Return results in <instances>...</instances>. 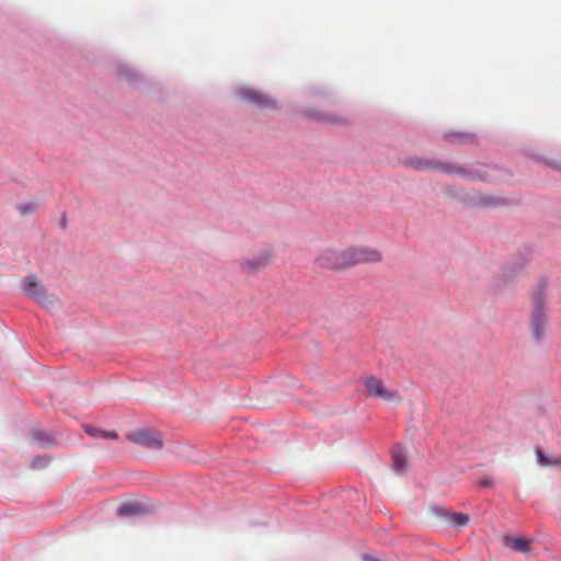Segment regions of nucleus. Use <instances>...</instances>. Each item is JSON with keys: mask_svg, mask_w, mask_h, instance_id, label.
I'll return each mask as SVG.
<instances>
[{"mask_svg": "<svg viewBox=\"0 0 561 561\" xmlns=\"http://www.w3.org/2000/svg\"><path fill=\"white\" fill-rule=\"evenodd\" d=\"M238 95L240 99L245 100L261 108H272L275 107L276 104L275 101L268 95L249 87L239 89Z\"/></svg>", "mask_w": 561, "mask_h": 561, "instance_id": "nucleus-6", "label": "nucleus"}, {"mask_svg": "<svg viewBox=\"0 0 561 561\" xmlns=\"http://www.w3.org/2000/svg\"><path fill=\"white\" fill-rule=\"evenodd\" d=\"M381 252L368 247H351L342 250L328 248L316 257V263L322 268L344 270L357 264L378 263Z\"/></svg>", "mask_w": 561, "mask_h": 561, "instance_id": "nucleus-1", "label": "nucleus"}, {"mask_svg": "<svg viewBox=\"0 0 561 561\" xmlns=\"http://www.w3.org/2000/svg\"><path fill=\"white\" fill-rule=\"evenodd\" d=\"M101 431L94 430V428H87V433L90 435L100 434Z\"/></svg>", "mask_w": 561, "mask_h": 561, "instance_id": "nucleus-17", "label": "nucleus"}, {"mask_svg": "<svg viewBox=\"0 0 561 561\" xmlns=\"http://www.w3.org/2000/svg\"><path fill=\"white\" fill-rule=\"evenodd\" d=\"M480 485L484 488H491L493 485V480L490 477H485L480 481Z\"/></svg>", "mask_w": 561, "mask_h": 561, "instance_id": "nucleus-16", "label": "nucleus"}, {"mask_svg": "<svg viewBox=\"0 0 561 561\" xmlns=\"http://www.w3.org/2000/svg\"><path fill=\"white\" fill-rule=\"evenodd\" d=\"M273 261L271 252H264L253 259L242 262L241 267L245 273L253 274L265 268Z\"/></svg>", "mask_w": 561, "mask_h": 561, "instance_id": "nucleus-8", "label": "nucleus"}, {"mask_svg": "<svg viewBox=\"0 0 561 561\" xmlns=\"http://www.w3.org/2000/svg\"><path fill=\"white\" fill-rule=\"evenodd\" d=\"M428 513L434 519L443 520L445 525L457 528L466 527L470 522L468 514L455 513L438 505H430Z\"/></svg>", "mask_w": 561, "mask_h": 561, "instance_id": "nucleus-3", "label": "nucleus"}, {"mask_svg": "<svg viewBox=\"0 0 561 561\" xmlns=\"http://www.w3.org/2000/svg\"><path fill=\"white\" fill-rule=\"evenodd\" d=\"M365 387L370 397L379 398L390 403L400 402L398 393L394 390L387 388L385 383L376 377L371 376L366 378Z\"/></svg>", "mask_w": 561, "mask_h": 561, "instance_id": "nucleus-5", "label": "nucleus"}, {"mask_svg": "<svg viewBox=\"0 0 561 561\" xmlns=\"http://www.w3.org/2000/svg\"><path fill=\"white\" fill-rule=\"evenodd\" d=\"M127 438L140 447L152 450H159L163 447L161 434L150 428L133 432L127 436Z\"/></svg>", "mask_w": 561, "mask_h": 561, "instance_id": "nucleus-4", "label": "nucleus"}, {"mask_svg": "<svg viewBox=\"0 0 561 561\" xmlns=\"http://www.w3.org/2000/svg\"><path fill=\"white\" fill-rule=\"evenodd\" d=\"M392 458H393V469L397 473H401L407 468V457L401 449H394L392 451Z\"/></svg>", "mask_w": 561, "mask_h": 561, "instance_id": "nucleus-10", "label": "nucleus"}, {"mask_svg": "<svg viewBox=\"0 0 561 561\" xmlns=\"http://www.w3.org/2000/svg\"><path fill=\"white\" fill-rule=\"evenodd\" d=\"M538 462L543 467H561V456L550 458L546 456L540 449L536 450Z\"/></svg>", "mask_w": 561, "mask_h": 561, "instance_id": "nucleus-11", "label": "nucleus"}, {"mask_svg": "<svg viewBox=\"0 0 561 561\" xmlns=\"http://www.w3.org/2000/svg\"><path fill=\"white\" fill-rule=\"evenodd\" d=\"M35 209L33 204H21L19 205V210L23 214L32 213Z\"/></svg>", "mask_w": 561, "mask_h": 561, "instance_id": "nucleus-14", "label": "nucleus"}, {"mask_svg": "<svg viewBox=\"0 0 561 561\" xmlns=\"http://www.w3.org/2000/svg\"><path fill=\"white\" fill-rule=\"evenodd\" d=\"M23 289L26 295L36 299L43 305L53 302V298L46 295L45 288L33 276L26 277L24 279Z\"/></svg>", "mask_w": 561, "mask_h": 561, "instance_id": "nucleus-7", "label": "nucleus"}, {"mask_svg": "<svg viewBox=\"0 0 561 561\" xmlns=\"http://www.w3.org/2000/svg\"><path fill=\"white\" fill-rule=\"evenodd\" d=\"M316 118L319 121H324L337 125H346L350 123V119L346 116L337 114H319L318 116H316Z\"/></svg>", "mask_w": 561, "mask_h": 561, "instance_id": "nucleus-13", "label": "nucleus"}, {"mask_svg": "<svg viewBox=\"0 0 561 561\" xmlns=\"http://www.w3.org/2000/svg\"><path fill=\"white\" fill-rule=\"evenodd\" d=\"M529 327L535 341H541L546 336L548 318L546 316V295L541 288L533 295Z\"/></svg>", "mask_w": 561, "mask_h": 561, "instance_id": "nucleus-2", "label": "nucleus"}, {"mask_svg": "<svg viewBox=\"0 0 561 561\" xmlns=\"http://www.w3.org/2000/svg\"><path fill=\"white\" fill-rule=\"evenodd\" d=\"M556 168L561 171V164L556 165Z\"/></svg>", "mask_w": 561, "mask_h": 561, "instance_id": "nucleus-18", "label": "nucleus"}, {"mask_svg": "<svg viewBox=\"0 0 561 561\" xmlns=\"http://www.w3.org/2000/svg\"><path fill=\"white\" fill-rule=\"evenodd\" d=\"M100 435L104 438H112V439H116L118 437L117 433L114 431H111V432L101 431Z\"/></svg>", "mask_w": 561, "mask_h": 561, "instance_id": "nucleus-15", "label": "nucleus"}, {"mask_svg": "<svg viewBox=\"0 0 561 561\" xmlns=\"http://www.w3.org/2000/svg\"><path fill=\"white\" fill-rule=\"evenodd\" d=\"M146 512L145 507L135 502L123 503L119 505L117 513L121 516H137Z\"/></svg>", "mask_w": 561, "mask_h": 561, "instance_id": "nucleus-9", "label": "nucleus"}, {"mask_svg": "<svg viewBox=\"0 0 561 561\" xmlns=\"http://www.w3.org/2000/svg\"><path fill=\"white\" fill-rule=\"evenodd\" d=\"M505 542L514 550L519 552H527L529 547V541L523 538H505Z\"/></svg>", "mask_w": 561, "mask_h": 561, "instance_id": "nucleus-12", "label": "nucleus"}]
</instances>
